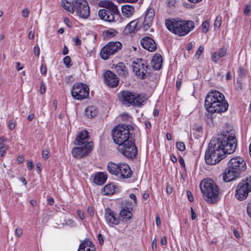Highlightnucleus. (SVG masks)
Wrapping results in <instances>:
<instances>
[{
    "label": "nucleus",
    "instance_id": "f257e3e1",
    "mask_svg": "<svg viewBox=\"0 0 251 251\" xmlns=\"http://www.w3.org/2000/svg\"><path fill=\"white\" fill-rule=\"evenodd\" d=\"M237 146V140L233 131L221 134L217 139L212 138L205 153V162L210 165L219 163L225 155L232 153Z\"/></svg>",
    "mask_w": 251,
    "mask_h": 251
},
{
    "label": "nucleus",
    "instance_id": "f03ea898",
    "mask_svg": "<svg viewBox=\"0 0 251 251\" xmlns=\"http://www.w3.org/2000/svg\"><path fill=\"white\" fill-rule=\"evenodd\" d=\"M247 169L244 159L239 156L231 158L227 163V167L223 174V179L225 182H229L239 177Z\"/></svg>",
    "mask_w": 251,
    "mask_h": 251
},
{
    "label": "nucleus",
    "instance_id": "7ed1b4c3",
    "mask_svg": "<svg viewBox=\"0 0 251 251\" xmlns=\"http://www.w3.org/2000/svg\"><path fill=\"white\" fill-rule=\"evenodd\" d=\"M200 187L204 200L208 202L213 203L219 201V189L213 180L208 178L203 179Z\"/></svg>",
    "mask_w": 251,
    "mask_h": 251
},
{
    "label": "nucleus",
    "instance_id": "20e7f679",
    "mask_svg": "<svg viewBox=\"0 0 251 251\" xmlns=\"http://www.w3.org/2000/svg\"><path fill=\"white\" fill-rule=\"evenodd\" d=\"M166 25L169 30L179 36H184L194 28V23L191 21L167 19Z\"/></svg>",
    "mask_w": 251,
    "mask_h": 251
},
{
    "label": "nucleus",
    "instance_id": "39448f33",
    "mask_svg": "<svg viewBox=\"0 0 251 251\" xmlns=\"http://www.w3.org/2000/svg\"><path fill=\"white\" fill-rule=\"evenodd\" d=\"M119 99L125 104L139 106L144 105L147 100L142 94H137L129 91L121 92Z\"/></svg>",
    "mask_w": 251,
    "mask_h": 251
},
{
    "label": "nucleus",
    "instance_id": "423d86ee",
    "mask_svg": "<svg viewBox=\"0 0 251 251\" xmlns=\"http://www.w3.org/2000/svg\"><path fill=\"white\" fill-rule=\"evenodd\" d=\"M107 170L111 174L116 176L119 178H128L132 174L130 167L126 164L109 162Z\"/></svg>",
    "mask_w": 251,
    "mask_h": 251
},
{
    "label": "nucleus",
    "instance_id": "0eeeda50",
    "mask_svg": "<svg viewBox=\"0 0 251 251\" xmlns=\"http://www.w3.org/2000/svg\"><path fill=\"white\" fill-rule=\"evenodd\" d=\"M112 137L114 142L119 146L131 140L132 137L127 125H119L115 127L112 130Z\"/></svg>",
    "mask_w": 251,
    "mask_h": 251
},
{
    "label": "nucleus",
    "instance_id": "6e6552de",
    "mask_svg": "<svg viewBox=\"0 0 251 251\" xmlns=\"http://www.w3.org/2000/svg\"><path fill=\"white\" fill-rule=\"evenodd\" d=\"M122 44L119 42H110L102 48L100 50L101 57L107 59L110 56L113 55L121 49Z\"/></svg>",
    "mask_w": 251,
    "mask_h": 251
},
{
    "label": "nucleus",
    "instance_id": "1a4fd4ad",
    "mask_svg": "<svg viewBox=\"0 0 251 251\" xmlns=\"http://www.w3.org/2000/svg\"><path fill=\"white\" fill-rule=\"evenodd\" d=\"M73 7L77 15L81 18L86 19L90 15L88 3L86 0H74Z\"/></svg>",
    "mask_w": 251,
    "mask_h": 251
},
{
    "label": "nucleus",
    "instance_id": "9d476101",
    "mask_svg": "<svg viewBox=\"0 0 251 251\" xmlns=\"http://www.w3.org/2000/svg\"><path fill=\"white\" fill-rule=\"evenodd\" d=\"M89 93V88L84 84L78 83L75 84L72 87L71 94L72 97L78 100L86 99Z\"/></svg>",
    "mask_w": 251,
    "mask_h": 251
},
{
    "label": "nucleus",
    "instance_id": "9b49d317",
    "mask_svg": "<svg viewBox=\"0 0 251 251\" xmlns=\"http://www.w3.org/2000/svg\"><path fill=\"white\" fill-rule=\"evenodd\" d=\"M118 150L127 158H133L137 153V148L133 139L119 146Z\"/></svg>",
    "mask_w": 251,
    "mask_h": 251
},
{
    "label": "nucleus",
    "instance_id": "f8f14e48",
    "mask_svg": "<svg viewBox=\"0 0 251 251\" xmlns=\"http://www.w3.org/2000/svg\"><path fill=\"white\" fill-rule=\"evenodd\" d=\"M131 68L135 75L140 78L144 77L147 74L148 66L145 60L136 58L133 60L131 65Z\"/></svg>",
    "mask_w": 251,
    "mask_h": 251
},
{
    "label": "nucleus",
    "instance_id": "ddd939ff",
    "mask_svg": "<svg viewBox=\"0 0 251 251\" xmlns=\"http://www.w3.org/2000/svg\"><path fill=\"white\" fill-rule=\"evenodd\" d=\"M206 109L211 113H222L226 111L228 107V104L226 100L213 102L212 103L204 104Z\"/></svg>",
    "mask_w": 251,
    "mask_h": 251
},
{
    "label": "nucleus",
    "instance_id": "4468645a",
    "mask_svg": "<svg viewBox=\"0 0 251 251\" xmlns=\"http://www.w3.org/2000/svg\"><path fill=\"white\" fill-rule=\"evenodd\" d=\"M101 4L102 6L110 10L106 15L104 21L109 23L115 21V16L119 17L120 15L117 7L109 1H102Z\"/></svg>",
    "mask_w": 251,
    "mask_h": 251
},
{
    "label": "nucleus",
    "instance_id": "2eb2a0df",
    "mask_svg": "<svg viewBox=\"0 0 251 251\" xmlns=\"http://www.w3.org/2000/svg\"><path fill=\"white\" fill-rule=\"evenodd\" d=\"M79 147H75L72 150V154L74 157L81 158L88 155L92 150L93 143H87L85 145H78Z\"/></svg>",
    "mask_w": 251,
    "mask_h": 251
},
{
    "label": "nucleus",
    "instance_id": "dca6fc26",
    "mask_svg": "<svg viewBox=\"0 0 251 251\" xmlns=\"http://www.w3.org/2000/svg\"><path fill=\"white\" fill-rule=\"evenodd\" d=\"M131 201H126L125 203H123L122 204L119 215L124 222L130 220L132 216V211L133 208L131 207Z\"/></svg>",
    "mask_w": 251,
    "mask_h": 251
},
{
    "label": "nucleus",
    "instance_id": "f3484780",
    "mask_svg": "<svg viewBox=\"0 0 251 251\" xmlns=\"http://www.w3.org/2000/svg\"><path fill=\"white\" fill-rule=\"evenodd\" d=\"M104 218L106 222L109 226L118 225L120 223V219L116 214L109 208H106L104 211Z\"/></svg>",
    "mask_w": 251,
    "mask_h": 251
},
{
    "label": "nucleus",
    "instance_id": "a211bd4d",
    "mask_svg": "<svg viewBox=\"0 0 251 251\" xmlns=\"http://www.w3.org/2000/svg\"><path fill=\"white\" fill-rule=\"evenodd\" d=\"M225 100V96L221 92L213 90L209 92L206 97L204 104L212 103L213 102H217L218 100Z\"/></svg>",
    "mask_w": 251,
    "mask_h": 251
},
{
    "label": "nucleus",
    "instance_id": "6ab92c4d",
    "mask_svg": "<svg viewBox=\"0 0 251 251\" xmlns=\"http://www.w3.org/2000/svg\"><path fill=\"white\" fill-rule=\"evenodd\" d=\"M104 79L105 83L109 87H115L118 85L119 79L117 75L109 70L104 73Z\"/></svg>",
    "mask_w": 251,
    "mask_h": 251
},
{
    "label": "nucleus",
    "instance_id": "aec40b11",
    "mask_svg": "<svg viewBox=\"0 0 251 251\" xmlns=\"http://www.w3.org/2000/svg\"><path fill=\"white\" fill-rule=\"evenodd\" d=\"M250 191H251L242 181L238 184L236 188L235 197L237 199L243 201L247 198Z\"/></svg>",
    "mask_w": 251,
    "mask_h": 251
},
{
    "label": "nucleus",
    "instance_id": "412c9836",
    "mask_svg": "<svg viewBox=\"0 0 251 251\" xmlns=\"http://www.w3.org/2000/svg\"><path fill=\"white\" fill-rule=\"evenodd\" d=\"M154 17V10L152 8H149L145 14L143 29L144 30H147L152 25V21Z\"/></svg>",
    "mask_w": 251,
    "mask_h": 251
},
{
    "label": "nucleus",
    "instance_id": "4be33fe9",
    "mask_svg": "<svg viewBox=\"0 0 251 251\" xmlns=\"http://www.w3.org/2000/svg\"><path fill=\"white\" fill-rule=\"evenodd\" d=\"M142 47L147 50L152 52L156 50V45L154 41L150 37H145L141 40Z\"/></svg>",
    "mask_w": 251,
    "mask_h": 251
},
{
    "label": "nucleus",
    "instance_id": "5701e85b",
    "mask_svg": "<svg viewBox=\"0 0 251 251\" xmlns=\"http://www.w3.org/2000/svg\"><path fill=\"white\" fill-rule=\"evenodd\" d=\"M88 132L86 130H83L78 134L75 141V144L76 145H85L87 144V143L91 142L88 141Z\"/></svg>",
    "mask_w": 251,
    "mask_h": 251
},
{
    "label": "nucleus",
    "instance_id": "b1692460",
    "mask_svg": "<svg viewBox=\"0 0 251 251\" xmlns=\"http://www.w3.org/2000/svg\"><path fill=\"white\" fill-rule=\"evenodd\" d=\"M163 59L161 55L158 53L154 54L151 60L152 67L156 70L161 69L162 65Z\"/></svg>",
    "mask_w": 251,
    "mask_h": 251
},
{
    "label": "nucleus",
    "instance_id": "393cba45",
    "mask_svg": "<svg viewBox=\"0 0 251 251\" xmlns=\"http://www.w3.org/2000/svg\"><path fill=\"white\" fill-rule=\"evenodd\" d=\"M91 241L84 240L80 245L78 251H95L94 246H92Z\"/></svg>",
    "mask_w": 251,
    "mask_h": 251
},
{
    "label": "nucleus",
    "instance_id": "a878e982",
    "mask_svg": "<svg viewBox=\"0 0 251 251\" xmlns=\"http://www.w3.org/2000/svg\"><path fill=\"white\" fill-rule=\"evenodd\" d=\"M115 68L116 72L120 76H124L128 73L126 67L122 62H119L116 65Z\"/></svg>",
    "mask_w": 251,
    "mask_h": 251
},
{
    "label": "nucleus",
    "instance_id": "bb28decb",
    "mask_svg": "<svg viewBox=\"0 0 251 251\" xmlns=\"http://www.w3.org/2000/svg\"><path fill=\"white\" fill-rule=\"evenodd\" d=\"M122 13L126 18L131 17L134 12V7L130 5H125L122 8Z\"/></svg>",
    "mask_w": 251,
    "mask_h": 251
},
{
    "label": "nucleus",
    "instance_id": "cd10ccee",
    "mask_svg": "<svg viewBox=\"0 0 251 251\" xmlns=\"http://www.w3.org/2000/svg\"><path fill=\"white\" fill-rule=\"evenodd\" d=\"M106 179L107 177L103 173L99 172L96 174L94 181L97 185H102L105 182Z\"/></svg>",
    "mask_w": 251,
    "mask_h": 251
},
{
    "label": "nucleus",
    "instance_id": "c85d7f7f",
    "mask_svg": "<svg viewBox=\"0 0 251 251\" xmlns=\"http://www.w3.org/2000/svg\"><path fill=\"white\" fill-rule=\"evenodd\" d=\"M116 191V187L112 184H109L105 185L102 191L104 195H111L113 194Z\"/></svg>",
    "mask_w": 251,
    "mask_h": 251
},
{
    "label": "nucleus",
    "instance_id": "c756f323",
    "mask_svg": "<svg viewBox=\"0 0 251 251\" xmlns=\"http://www.w3.org/2000/svg\"><path fill=\"white\" fill-rule=\"evenodd\" d=\"M98 113V109L94 106H88L85 109V114L89 118L94 117L97 115Z\"/></svg>",
    "mask_w": 251,
    "mask_h": 251
},
{
    "label": "nucleus",
    "instance_id": "7c9ffc66",
    "mask_svg": "<svg viewBox=\"0 0 251 251\" xmlns=\"http://www.w3.org/2000/svg\"><path fill=\"white\" fill-rule=\"evenodd\" d=\"M138 21L134 20L130 22L126 27L125 30H127L129 33H132L138 30L137 25Z\"/></svg>",
    "mask_w": 251,
    "mask_h": 251
},
{
    "label": "nucleus",
    "instance_id": "2f4dec72",
    "mask_svg": "<svg viewBox=\"0 0 251 251\" xmlns=\"http://www.w3.org/2000/svg\"><path fill=\"white\" fill-rule=\"evenodd\" d=\"M62 6L66 11L70 13L73 14L75 12V9L73 7V1L71 3L67 0H63Z\"/></svg>",
    "mask_w": 251,
    "mask_h": 251
},
{
    "label": "nucleus",
    "instance_id": "473e14b6",
    "mask_svg": "<svg viewBox=\"0 0 251 251\" xmlns=\"http://www.w3.org/2000/svg\"><path fill=\"white\" fill-rule=\"evenodd\" d=\"M110 11L109 9H102L99 10L98 14L99 17L102 20L104 21L105 19V16L108 14V12Z\"/></svg>",
    "mask_w": 251,
    "mask_h": 251
},
{
    "label": "nucleus",
    "instance_id": "72a5a7b5",
    "mask_svg": "<svg viewBox=\"0 0 251 251\" xmlns=\"http://www.w3.org/2000/svg\"><path fill=\"white\" fill-rule=\"evenodd\" d=\"M222 23V17L220 16H217L214 24V28L215 30H217L219 28Z\"/></svg>",
    "mask_w": 251,
    "mask_h": 251
},
{
    "label": "nucleus",
    "instance_id": "f704fd0d",
    "mask_svg": "<svg viewBox=\"0 0 251 251\" xmlns=\"http://www.w3.org/2000/svg\"><path fill=\"white\" fill-rule=\"evenodd\" d=\"M209 27V22L206 20L204 22H203L201 25V28L202 30V32L204 33H206L208 31V29Z\"/></svg>",
    "mask_w": 251,
    "mask_h": 251
},
{
    "label": "nucleus",
    "instance_id": "c9c22d12",
    "mask_svg": "<svg viewBox=\"0 0 251 251\" xmlns=\"http://www.w3.org/2000/svg\"><path fill=\"white\" fill-rule=\"evenodd\" d=\"M242 182L251 191V176L247 177L245 180H243Z\"/></svg>",
    "mask_w": 251,
    "mask_h": 251
},
{
    "label": "nucleus",
    "instance_id": "e433bc0d",
    "mask_svg": "<svg viewBox=\"0 0 251 251\" xmlns=\"http://www.w3.org/2000/svg\"><path fill=\"white\" fill-rule=\"evenodd\" d=\"M8 146H2L0 147V157L4 156L5 155L6 151L8 150Z\"/></svg>",
    "mask_w": 251,
    "mask_h": 251
},
{
    "label": "nucleus",
    "instance_id": "4c0bfd02",
    "mask_svg": "<svg viewBox=\"0 0 251 251\" xmlns=\"http://www.w3.org/2000/svg\"><path fill=\"white\" fill-rule=\"evenodd\" d=\"M176 148L180 151H183L185 149V146L183 142H179L176 143Z\"/></svg>",
    "mask_w": 251,
    "mask_h": 251
},
{
    "label": "nucleus",
    "instance_id": "58836bf2",
    "mask_svg": "<svg viewBox=\"0 0 251 251\" xmlns=\"http://www.w3.org/2000/svg\"><path fill=\"white\" fill-rule=\"evenodd\" d=\"M204 50V48L202 46H200L197 51V52L195 53V56L197 58V59H199L202 54L203 51Z\"/></svg>",
    "mask_w": 251,
    "mask_h": 251
},
{
    "label": "nucleus",
    "instance_id": "ea45409f",
    "mask_svg": "<svg viewBox=\"0 0 251 251\" xmlns=\"http://www.w3.org/2000/svg\"><path fill=\"white\" fill-rule=\"evenodd\" d=\"M226 53V48H221L219 49L217 53L219 56L221 58L225 56Z\"/></svg>",
    "mask_w": 251,
    "mask_h": 251
},
{
    "label": "nucleus",
    "instance_id": "a19ab883",
    "mask_svg": "<svg viewBox=\"0 0 251 251\" xmlns=\"http://www.w3.org/2000/svg\"><path fill=\"white\" fill-rule=\"evenodd\" d=\"M220 58L218 53L216 52H213L211 54V59L213 62H217L218 60Z\"/></svg>",
    "mask_w": 251,
    "mask_h": 251
},
{
    "label": "nucleus",
    "instance_id": "79ce46f5",
    "mask_svg": "<svg viewBox=\"0 0 251 251\" xmlns=\"http://www.w3.org/2000/svg\"><path fill=\"white\" fill-rule=\"evenodd\" d=\"M238 75L240 77H244L246 75L245 70L242 67H239L238 70Z\"/></svg>",
    "mask_w": 251,
    "mask_h": 251
},
{
    "label": "nucleus",
    "instance_id": "37998d69",
    "mask_svg": "<svg viewBox=\"0 0 251 251\" xmlns=\"http://www.w3.org/2000/svg\"><path fill=\"white\" fill-rule=\"evenodd\" d=\"M64 63L68 67L71 66V58L69 56H65L63 59Z\"/></svg>",
    "mask_w": 251,
    "mask_h": 251
},
{
    "label": "nucleus",
    "instance_id": "c03bdc74",
    "mask_svg": "<svg viewBox=\"0 0 251 251\" xmlns=\"http://www.w3.org/2000/svg\"><path fill=\"white\" fill-rule=\"evenodd\" d=\"M46 91V86L44 82H42L41 84L40 93L41 94H44Z\"/></svg>",
    "mask_w": 251,
    "mask_h": 251
},
{
    "label": "nucleus",
    "instance_id": "a18cd8bd",
    "mask_svg": "<svg viewBox=\"0 0 251 251\" xmlns=\"http://www.w3.org/2000/svg\"><path fill=\"white\" fill-rule=\"evenodd\" d=\"M50 151L48 150H44L42 151V157L45 159H47L50 157Z\"/></svg>",
    "mask_w": 251,
    "mask_h": 251
},
{
    "label": "nucleus",
    "instance_id": "49530a36",
    "mask_svg": "<svg viewBox=\"0 0 251 251\" xmlns=\"http://www.w3.org/2000/svg\"><path fill=\"white\" fill-rule=\"evenodd\" d=\"M15 124L14 120H9V121L8 122V128H9V129H10V130L13 129L15 128Z\"/></svg>",
    "mask_w": 251,
    "mask_h": 251
},
{
    "label": "nucleus",
    "instance_id": "de8ad7c7",
    "mask_svg": "<svg viewBox=\"0 0 251 251\" xmlns=\"http://www.w3.org/2000/svg\"><path fill=\"white\" fill-rule=\"evenodd\" d=\"M29 14V11L27 8L23 9L22 11V15L24 17H27L28 16Z\"/></svg>",
    "mask_w": 251,
    "mask_h": 251
},
{
    "label": "nucleus",
    "instance_id": "09e8293b",
    "mask_svg": "<svg viewBox=\"0 0 251 251\" xmlns=\"http://www.w3.org/2000/svg\"><path fill=\"white\" fill-rule=\"evenodd\" d=\"M15 235L17 237H19L23 233V231L21 228H16L15 231Z\"/></svg>",
    "mask_w": 251,
    "mask_h": 251
},
{
    "label": "nucleus",
    "instance_id": "8fccbe9b",
    "mask_svg": "<svg viewBox=\"0 0 251 251\" xmlns=\"http://www.w3.org/2000/svg\"><path fill=\"white\" fill-rule=\"evenodd\" d=\"M41 73L42 74H46L47 73V67L45 64H42L40 68Z\"/></svg>",
    "mask_w": 251,
    "mask_h": 251
},
{
    "label": "nucleus",
    "instance_id": "3c124183",
    "mask_svg": "<svg viewBox=\"0 0 251 251\" xmlns=\"http://www.w3.org/2000/svg\"><path fill=\"white\" fill-rule=\"evenodd\" d=\"M34 53L35 55L39 56L40 54V48L38 46H36L34 48Z\"/></svg>",
    "mask_w": 251,
    "mask_h": 251
},
{
    "label": "nucleus",
    "instance_id": "603ef678",
    "mask_svg": "<svg viewBox=\"0 0 251 251\" xmlns=\"http://www.w3.org/2000/svg\"><path fill=\"white\" fill-rule=\"evenodd\" d=\"M77 213V215L78 216L80 219H81V220H83L85 219L84 213L83 211L81 210H78Z\"/></svg>",
    "mask_w": 251,
    "mask_h": 251
},
{
    "label": "nucleus",
    "instance_id": "864d4df0",
    "mask_svg": "<svg viewBox=\"0 0 251 251\" xmlns=\"http://www.w3.org/2000/svg\"><path fill=\"white\" fill-rule=\"evenodd\" d=\"M116 32L113 30H107L106 31L107 35H108L109 37H113L115 35Z\"/></svg>",
    "mask_w": 251,
    "mask_h": 251
},
{
    "label": "nucleus",
    "instance_id": "5fc2aeb1",
    "mask_svg": "<svg viewBox=\"0 0 251 251\" xmlns=\"http://www.w3.org/2000/svg\"><path fill=\"white\" fill-rule=\"evenodd\" d=\"M74 41L76 46H80L81 44V41L79 39L78 37L75 38L74 39Z\"/></svg>",
    "mask_w": 251,
    "mask_h": 251
},
{
    "label": "nucleus",
    "instance_id": "6e6d98bb",
    "mask_svg": "<svg viewBox=\"0 0 251 251\" xmlns=\"http://www.w3.org/2000/svg\"><path fill=\"white\" fill-rule=\"evenodd\" d=\"M5 139L4 137H0V147L2 146H6L7 145H5Z\"/></svg>",
    "mask_w": 251,
    "mask_h": 251
},
{
    "label": "nucleus",
    "instance_id": "4d7b16f0",
    "mask_svg": "<svg viewBox=\"0 0 251 251\" xmlns=\"http://www.w3.org/2000/svg\"><path fill=\"white\" fill-rule=\"evenodd\" d=\"M98 239L100 244V245H102L103 243V238L102 235L100 233L98 234Z\"/></svg>",
    "mask_w": 251,
    "mask_h": 251
},
{
    "label": "nucleus",
    "instance_id": "13d9d810",
    "mask_svg": "<svg viewBox=\"0 0 251 251\" xmlns=\"http://www.w3.org/2000/svg\"><path fill=\"white\" fill-rule=\"evenodd\" d=\"M187 197H188V200L190 201H193V200H194L193 197L192 196L191 192L190 191H187Z\"/></svg>",
    "mask_w": 251,
    "mask_h": 251
},
{
    "label": "nucleus",
    "instance_id": "bf43d9fd",
    "mask_svg": "<svg viewBox=\"0 0 251 251\" xmlns=\"http://www.w3.org/2000/svg\"><path fill=\"white\" fill-rule=\"evenodd\" d=\"M27 167L29 170H32L34 167V164L32 161H28L27 164Z\"/></svg>",
    "mask_w": 251,
    "mask_h": 251
},
{
    "label": "nucleus",
    "instance_id": "052dcab7",
    "mask_svg": "<svg viewBox=\"0 0 251 251\" xmlns=\"http://www.w3.org/2000/svg\"><path fill=\"white\" fill-rule=\"evenodd\" d=\"M64 22L69 27H70L72 26V25H71L72 24L70 22L69 18H65L64 19Z\"/></svg>",
    "mask_w": 251,
    "mask_h": 251
},
{
    "label": "nucleus",
    "instance_id": "680f3d73",
    "mask_svg": "<svg viewBox=\"0 0 251 251\" xmlns=\"http://www.w3.org/2000/svg\"><path fill=\"white\" fill-rule=\"evenodd\" d=\"M247 213L249 216L251 218V202L249 203L247 207Z\"/></svg>",
    "mask_w": 251,
    "mask_h": 251
},
{
    "label": "nucleus",
    "instance_id": "e2e57ef3",
    "mask_svg": "<svg viewBox=\"0 0 251 251\" xmlns=\"http://www.w3.org/2000/svg\"><path fill=\"white\" fill-rule=\"evenodd\" d=\"M191 219L194 220L196 218V214L195 213L193 209L191 207Z\"/></svg>",
    "mask_w": 251,
    "mask_h": 251
},
{
    "label": "nucleus",
    "instance_id": "0e129e2a",
    "mask_svg": "<svg viewBox=\"0 0 251 251\" xmlns=\"http://www.w3.org/2000/svg\"><path fill=\"white\" fill-rule=\"evenodd\" d=\"M87 211H88V213L89 214L90 216H93V215H94V211H93V208L89 206L88 207Z\"/></svg>",
    "mask_w": 251,
    "mask_h": 251
},
{
    "label": "nucleus",
    "instance_id": "69168bd1",
    "mask_svg": "<svg viewBox=\"0 0 251 251\" xmlns=\"http://www.w3.org/2000/svg\"><path fill=\"white\" fill-rule=\"evenodd\" d=\"M155 223L157 226H159L161 224L160 219L159 216H157L155 218Z\"/></svg>",
    "mask_w": 251,
    "mask_h": 251
},
{
    "label": "nucleus",
    "instance_id": "338daca9",
    "mask_svg": "<svg viewBox=\"0 0 251 251\" xmlns=\"http://www.w3.org/2000/svg\"><path fill=\"white\" fill-rule=\"evenodd\" d=\"M16 67L18 71L21 70L23 68V65H22L20 62L16 63Z\"/></svg>",
    "mask_w": 251,
    "mask_h": 251
},
{
    "label": "nucleus",
    "instance_id": "774afa93",
    "mask_svg": "<svg viewBox=\"0 0 251 251\" xmlns=\"http://www.w3.org/2000/svg\"><path fill=\"white\" fill-rule=\"evenodd\" d=\"M178 161H179V162L180 164L182 167H184V166H185L184 161L183 159L181 157H180L178 158Z\"/></svg>",
    "mask_w": 251,
    "mask_h": 251
}]
</instances>
